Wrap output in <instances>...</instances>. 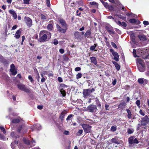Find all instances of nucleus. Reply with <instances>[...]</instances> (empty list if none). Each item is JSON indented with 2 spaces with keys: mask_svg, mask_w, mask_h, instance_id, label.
Returning <instances> with one entry per match:
<instances>
[{
  "mask_svg": "<svg viewBox=\"0 0 149 149\" xmlns=\"http://www.w3.org/2000/svg\"><path fill=\"white\" fill-rule=\"evenodd\" d=\"M39 37L38 41L40 42H44L48 41L51 38V34L46 31H41L39 33Z\"/></svg>",
  "mask_w": 149,
  "mask_h": 149,
  "instance_id": "nucleus-1",
  "label": "nucleus"
},
{
  "mask_svg": "<svg viewBox=\"0 0 149 149\" xmlns=\"http://www.w3.org/2000/svg\"><path fill=\"white\" fill-rule=\"evenodd\" d=\"M68 86L63 84H60L58 89L62 96L65 97L66 95V90Z\"/></svg>",
  "mask_w": 149,
  "mask_h": 149,
  "instance_id": "nucleus-2",
  "label": "nucleus"
},
{
  "mask_svg": "<svg viewBox=\"0 0 149 149\" xmlns=\"http://www.w3.org/2000/svg\"><path fill=\"white\" fill-rule=\"evenodd\" d=\"M95 91L94 88L91 89H84L83 92V96L85 98H87L91 94Z\"/></svg>",
  "mask_w": 149,
  "mask_h": 149,
  "instance_id": "nucleus-3",
  "label": "nucleus"
},
{
  "mask_svg": "<svg viewBox=\"0 0 149 149\" xmlns=\"http://www.w3.org/2000/svg\"><path fill=\"white\" fill-rule=\"evenodd\" d=\"M17 87L20 90L24 91L27 93H29L30 91L24 84H19L17 85Z\"/></svg>",
  "mask_w": 149,
  "mask_h": 149,
  "instance_id": "nucleus-4",
  "label": "nucleus"
},
{
  "mask_svg": "<svg viewBox=\"0 0 149 149\" xmlns=\"http://www.w3.org/2000/svg\"><path fill=\"white\" fill-rule=\"evenodd\" d=\"M105 28L110 35H114L115 34V32L113 27L110 25L107 24L105 26Z\"/></svg>",
  "mask_w": 149,
  "mask_h": 149,
  "instance_id": "nucleus-5",
  "label": "nucleus"
},
{
  "mask_svg": "<svg viewBox=\"0 0 149 149\" xmlns=\"http://www.w3.org/2000/svg\"><path fill=\"white\" fill-rule=\"evenodd\" d=\"M81 125L85 133H87L91 132L92 127L91 126L87 124H82Z\"/></svg>",
  "mask_w": 149,
  "mask_h": 149,
  "instance_id": "nucleus-6",
  "label": "nucleus"
},
{
  "mask_svg": "<svg viewBox=\"0 0 149 149\" xmlns=\"http://www.w3.org/2000/svg\"><path fill=\"white\" fill-rule=\"evenodd\" d=\"M87 110L89 112L93 113L96 112L97 110V106L94 104H91L88 106L87 108Z\"/></svg>",
  "mask_w": 149,
  "mask_h": 149,
  "instance_id": "nucleus-7",
  "label": "nucleus"
},
{
  "mask_svg": "<svg viewBox=\"0 0 149 149\" xmlns=\"http://www.w3.org/2000/svg\"><path fill=\"white\" fill-rule=\"evenodd\" d=\"M17 132L19 133L24 134L27 132V129L24 125L19 126L17 128Z\"/></svg>",
  "mask_w": 149,
  "mask_h": 149,
  "instance_id": "nucleus-8",
  "label": "nucleus"
},
{
  "mask_svg": "<svg viewBox=\"0 0 149 149\" xmlns=\"http://www.w3.org/2000/svg\"><path fill=\"white\" fill-rule=\"evenodd\" d=\"M109 1L110 2L114 3L117 6H118L119 7L122 8V10L123 11H126V10L124 7L120 3L118 0H109Z\"/></svg>",
  "mask_w": 149,
  "mask_h": 149,
  "instance_id": "nucleus-9",
  "label": "nucleus"
},
{
  "mask_svg": "<svg viewBox=\"0 0 149 149\" xmlns=\"http://www.w3.org/2000/svg\"><path fill=\"white\" fill-rule=\"evenodd\" d=\"M24 19L25 22L27 26L28 27H30L32 25V19L29 17L26 16L24 17Z\"/></svg>",
  "mask_w": 149,
  "mask_h": 149,
  "instance_id": "nucleus-10",
  "label": "nucleus"
},
{
  "mask_svg": "<svg viewBox=\"0 0 149 149\" xmlns=\"http://www.w3.org/2000/svg\"><path fill=\"white\" fill-rule=\"evenodd\" d=\"M129 143L130 144H132L134 143L137 144L139 142L136 138H135L133 136H131L129 139Z\"/></svg>",
  "mask_w": 149,
  "mask_h": 149,
  "instance_id": "nucleus-11",
  "label": "nucleus"
},
{
  "mask_svg": "<svg viewBox=\"0 0 149 149\" xmlns=\"http://www.w3.org/2000/svg\"><path fill=\"white\" fill-rule=\"evenodd\" d=\"M111 143L116 144H120L122 142V141L119 139L117 136H115L111 139Z\"/></svg>",
  "mask_w": 149,
  "mask_h": 149,
  "instance_id": "nucleus-12",
  "label": "nucleus"
},
{
  "mask_svg": "<svg viewBox=\"0 0 149 149\" xmlns=\"http://www.w3.org/2000/svg\"><path fill=\"white\" fill-rule=\"evenodd\" d=\"M56 28L57 29V31L61 33H65L67 29L66 28H62L58 24H56Z\"/></svg>",
  "mask_w": 149,
  "mask_h": 149,
  "instance_id": "nucleus-13",
  "label": "nucleus"
},
{
  "mask_svg": "<svg viewBox=\"0 0 149 149\" xmlns=\"http://www.w3.org/2000/svg\"><path fill=\"white\" fill-rule=\"evenodd\" d=\"M58 20L63 28L68 29V25L64 20L63 19H60Z\"/></svg>",
  "mask_w": 149,
  "mask_h": 149,
  "instance_id": "nucleus-14",
  "label": "nucleus"
},
{
  "mask_svg": "<svg viewBox=\"0 0 149 149\" xmlns=\"http://www.w3.org/2000/svg\"><path fill=\"white\" fill-rule=\"evenodd\" d=\"M0 61L4 65L8 64L9 63L8 61L1 54H0Z\"/></svg>",
  "mask_w": 149,
  "mask_h": 149,
  "instance_id": "nucleus-15",
  "label": "nucleus"
},
{
  "mask_svg": "<svg viewBox=\"0 0 149 149\" xmlns=\"http://www.w3.org/2000/svg\"><path fill=\"white\" fill-rule=\"evenodd\" d=\"M141 122L142 123H143L145 125L146 124L149 122V118L148 116L146 115L142 118L141 121Z\"/></svg>",
  "mask_w": 149,
  "mask_h": 149,
  "instance_id": "nucleus-16",
  "label": "nucleus"
},
{
  "mask_svg": "<svg viewBox=\"0 0 149 149\" xmlns=\"http://www.w3.org/2000/svg\"><path fill=\"white\" fill-rule=\"evenodd\" d=\"M138 68L139 70L141 72H143L145 69V66L144 65H138Z\"/></svg>",
  "mask_w": 149,
  "mask_h": 149,
  "instance_id": "nucleus-17",
  "label": "nucleus"
},
{
  "mask_svg": "<svg viewBox=\"0 0 149 149\" xmlns=\"http://www.w3.org/2000/svg\"><path fill=\"white\" fill-rule=\"evenodd\" d=\"M138 82L139 83L141 84H143L144 83H145L144 84H146L147 83V80L143 78H141L138 79Z\"/></svg>",
  "mask_w": 149,
  "mask_h": 149,
  "instance_id": "nucleus-18",
  "label": "nucleus"
},
{
  "mask_svg": "<svg viewBox=\"0 0 149 149\" xmlns=\"http://www.w3.org/2000/svg\"><path fill=\"white\" fill-rule=\"evenodd\" d=\"M91 30H87L85 33L84 36L85 37L87 38H91Z\"/></svg>",
  "mask_w": 149,
  "mask_h": 149,
  "instance_id": "nucleus-19",
  "label": "nucleus"
},
{
  "mask_svg": "<svg viewBox=\"0 0 149 149\" xmlns=\"http://www.w3.org/2000/svg\"><path fill=\"white\" fill-rule=\"evenodd\" d=\"M113 55L114 57V60L116 61H119V56L118 53L117 52H115V53H113Z\"/></svg>",
  "mask_w": 149,
  "mask_h": 149,
  "instance_id": "nucleus-20",
  "label": "nucleus"
},
{
  "mask_svg": "<svg viewBox=\"0 0 149 149\" xmlns=\"http://www.w3.org/2000/svg\"><path fill=\"white\" fill-rule=\"evenodd\" d=\"M74 36L75 38L78 40L81 38V36L79 32L78 31H76L74 33Z\"/></svg>",
  "mask_w": 149,
  "mask_h": 149,
  "instance_id": "nucleus-21",
  "label": "nucleus"
},
{
  "mask_svg": "<svg viewBox=\"0 0 149 149\" xmlns=\"http://www.w3.org/2000/svg\"><path fill=\"white\" fill-rule=\"evenodd\" d=\"M9 13L13 16L14 19H16L17 17V16L16 13L13 10H9Z\"/></svg>",
  "mask_w": 149,
  "mask_h": 149,
  "instance_id": "nucleus-22",
  "label": "nucleus"
},
{
  "mask_svg": "<svg viewBox=\"0 0 149 149\" xmlns=\"http://www.w3.org/2000/svg\"><path fill=\"white\" fill-rule=\"evenodd\" d=\"M138 37L140 40L142 41H144L146 40V36L143 35H139Z\"/></svg>",
  "mask_w": 149,
  "mask_h": 149,
  "instance_id": "nucleus-23",
  "label": "nucleus"
},
{
  "mask_svg": "<svg viewBox=\"0 0 149 149\" xmlns=\"http://www.w3.org/2000/svg\"><path fill=\"white\" fill-rule=\"evenodd\" d=\"M21 34V32L19 30H17L15 34V37L16 39L19 38L20 37Z\"/></svg>",
  "mask_w": 149,
  "mask_h": 149,
  "instance_id": "nucleus-24",
  "label": "nucleus"
},
{
  "mask_svg": "<svg viewBox=\"0 0 149 149\" xmlns=\"http://www.w3.org/2000/svg\"><path fill=\"white\" fill-rule=\"evenodd\" d=\"M90 60L91 63H93L95 65L97 64V61L95 57H90Z\"/></svg>",
  "mask_w": 149,
  "mask_h": 149,
  "instance_id": "nucleus-25",
  "label": "nucleus"
},
{
  "mask_svg": "<svg viewBox=\"0 0 149 149\" xmlns=\"http://www.w3.org/2000/svg\"><path fill=\"white\" fill-rule=\"evenodd\" d=\"M117 24L119 26H122L126 27L127 26V24L125 22H121L119 21H118Z\"/></svg>",
  "mask_w": 149,
  "mask_h": 149,
  "instance_id": "nucleus-26",
  "label": "nucleus"
},
{
  "mask_svg": "<svg viewBox=\"0 0 149 149\" xmlns=\"http://www.w3.org/2000/svg\"><path fill=\"white\" fill-rule=\"evenodd\" d=\"M34 129H36L37 130H39L41 129V127L40 125L39 124H37L33 125Z\"/></svg>",
  "mask_w": 149,
  "mask_h": 149,
  "instance_id": "nucleus-27",
  "label": "nucleus"
},
{
  "mask_svg": "<svg viewBox=\"0 0 149 149\" xmlns=\"http://www.w3.org/2000/svg\"><path fill=\"white\" fill-rule=\"evenodd\" d=\"M125 106V103L124 102H123L120 104L118 105V108H120V109H123L124 108Z\"/></svg>",
  "mask_w": 149,
  "mask_h": 149,
  "instance_id": "nucleus-28",
  "label": "nucleus"
},
{
  "mask_svg": "<svg viewBox=\"0 0 149 149\" xmlns=\"http://www.w3.org/2000/svg\"><path fill=\"white\" fill-rule=\"evenodd\" d=\"M112 63L114 65L117 70L118 71L120 68V65L118 64L115 61H112Z\"/></svg>",
  "mask_w": 149,
  "mask_h": 149,
  "instance_id": "nucleus-29",
  "label": "nucleus"
},
{
  "mask_svg": "<svg viewBox=\"0 0 149 149\" xmlns=\"http://www.w3.org/2000/svg\"><path fill=\"white\" fill-rule=\"evenodd\" d=\"M132 42L136 44V42L135 40V36L134 34H131L130 36Z\"/></svg>",
  "mask_w": 149,
  "mask_h": 149,
  "instance_id": "nucleus-30",
  "label": "nucleus"
},
{
  "mask_svg": "<svg viewBox=\"0 0 149 149\" xmlns=\"http://www.w3.org/2000/svg\"><path fill=\"white\" fill-rule=\"evenodd\" d=\"M126 111L128 113L127 116L129 119H130L132 118V114L130 111L128 109H126Z\"/></svg>",
  "mask_w": 149,
  "mask_h": 149,
  "instance_id": "nucleus-31",
  "label": "nucleus"
},
{
  "mask_svg": "<svg viewBox=\"0 0 149 149\" xmlns=\"http://www.w3.org/2000/svg\"><path fill=\"white\" fill-rule=\"evenodd\" d=\"M20 119L18 118H15L13 119L12 120V122L14 123H17L20 121Z\"/></svg>",
  "mask_w": 149,
  "mask_h": 149,
  "instance_id": "nucleus-32",
  "label": "nucleus"
},
{
  "mask_svg": "<svg viewBox=\"0 0 149 149\" xmlns=\"http://www.w3.org/2000/svg\"><path fill=\"white\" fill-rule=\"evenodd\" d=\"M137 61L138 63L137 64V66H138V65H144L145 64L144 62L143 61V60L141 59L140 58H139L137 59Z\"/></svg>",
  "mask_w": 149,
  "mask_h": 149,
  "instance_id": "nucleus-33",
  "label": "nucleus"
},
{
  "mask_svg": "<svg viewBox=\"0 0 149 149\" xmlns=\"http://www.w3.org/2000/svg\"><path fill=\"white\" fill-rule=\"evenodd\" d=\"M95 99V102L96 104L97 105L98 107H99L101 108V104H100V102L99 101V100L97 97Z\"/></svg>",
  "mask_w": 149,
  "mask_h": 149,
  "instance_id": "nucleus-34",
  "label": "nucleus"
},
{
  "mask_svg": "<svg viewBox=\"0 0 149 149\" xmlns=\"http://www.w3.org/2000/svg\"><path fill=\"white\" fill-rule=\"evenodd\" d=\"M23 141L26 144L31 145V142L29 140L26 139L25 138H24Z\"/></svg>",
  "mask_w": 149,
  "mask_h": 149,
  "instance_id": "nucleus-35",
  "label": "nucleus"
},
{
  "mask_svg": "<svg viewBox=\"0 0 149 149\" xmlns=\"http://www.w3.org/2000/svg\"><path fill=\"white\" fill-rule=\"evenodd\" d=\"M134 130L133 129L128 128L127 130V133L129 134H131L133 133Z\"/></svg>",
  "mask_w": 149,
  "mask_h": 149,
  "instance_id": "nucleus-36",
  "label": "nucleus"
},
{
  "mask_svg": "<svg viewBox=\"0 0 149 149\" xmlns=\"http://www.w3.org/2000/svg\"><path fill=\"white\" fill-rule=\"evenodd\" d=\"M65 116V114L63 111L62 112L60 116H59V118L61 119L62 121L63 120V119Z\"/></svg>",
  "mask_w": 149,
  "mask_h": 149,
  "instance_id": "nucleus-37",
  "label": "nucleus"
},
{
  "mask_svg": "<svg viewBox=\"0 0 149 149\" xmlns=\"http://www.w3.org/2000/svg\"><path fill=\"white\" fill-rule=\"evenodd\" d=\"M47 28L48 30L51 31L52 29L53 25L51 24H49L47 26Z\"/></svg>",
  "mask_w": 149,
  "mask_h": 149,
  "instance_id": "nucleus-38",
  "label": "nucleus"
},
{
  "mask_svg": "<svg viewBox=\"0 0 149 149\" xmlns=\"http://www.w3.org/2000/svg\"><path fill=\"white\" fill-rule=\"evenodd\" d=\"M73 116H74V115L72 114H71L69 115L66 119V120L68 121L70 120H71L72 119V117Z\"/></svg>",
  "mask_w": 149,
  "mask_h": 149,
  "instance_id": "nucleus-39",
  "label": "nucleus"
},
{
  "mask_svg": "<svg viewBox=\"0 0 149 149\" xmlns=\"http://www.w3.org/2000/svg\"><path fill=\"white\" fill-rule=\"evenodd\" d=\"M117 130V127L116 126H112L110 129L113 132Z\"/></svg>",
  "mask_w": 149,
  "mask_h": 149,
  "instance_id": "nucleus-40",
  "label": "nucleus"
},
{
  "mask_svg": "<svg viewBox=\"0 0 149 149\" xmlns=\"http://www.w3.org/2000/svg\"><path fill=\"white\" fill-rule=\"evenodd\" d=\"M0 129L3 134H5L6 133V131L3 126H0Z\"/></svg>",
  "mask_w": 149,
  "mask_h": 149,
  "instance_id": "nucleus-41",
  "label": "nucleus"
},
{
  "mask_svg": "<svg viewBox=\"0 0 149 149\" xmlns=\"http://www.w3.org/2000/svg\"><path fill=\"white\" fill-rule=\"evenodd\" d=\"M129 22L132 23H135L136 22V20L135 19H131L129 20Z\"/></svg>",
  "mask_w": 149,
  "mask_h": 149,
  "instance_id": "nucleus-42",
  "label": "nucleus"
},
{
  "mask_svg": "<svg viewBox=\"0 0 149 149\" xmlns=\"http://www.w3.org/2000/svg\"><path fill=\"white\" fill-rule=\"evenodd\" d=\"M10 71L11 72L12 74L13 75H15L17 73V71L16 70H15V69L11 70H10Z\"/></svg>",
  "mask_w": 149,
  "mask_h": 149,
  "instance_id": "nucleus-43",
  "label": "nucleus"
},
{
  "mask_svg": "<svg viewBox=\"0 0 149 149\" xmlns=\"http://www.w3.org/2000/svg\"><path fill=\"white\" fill-rule=\"evenodd\" d=\"M40 17L42 19L46 20L47 19L45 15L42 14H40Z\"/></svg>",
  "mask_w": 149,
  "mask_h": 149,
  "instance_id": "nucleus-44",
  "label": "nucleus"
},
{
  "mask_svg": "<svg viewBox=\"0 0 149 149\" xmlns=\"http://www.w3.org/2000/svg\"><path fill=\"white\" fill-rule=\"evenodd\" d=\"M82 76V74L81 73H79L76 75V78L78 79L80 78Z\"/></svg>",
  "mask_w": 149,
  "mask_h": 149,
  "instance_id": "nucleus-45",
  "label": "nucleus"
},
{
  "mask_svg": "<svg viewBox=\"0 0 149 149\" xmlns=\"http://www.w3.org/2000/svg\"><path fill=\"white\" fill-rule=\"evenodd\" d=\"M136 104L137 106L139 107L140 108L141 107L140 106V102L139 100H138L136 101Z\"/></svg>",
  "mask_w": 149,
  "mask_h": 149,
  "instance_id": "nucleus-46",
  "label": "nucleus"
},
{
  "mask_svg": "<svg viewBox=\"0 0 149 149\" xmlns=\"http://www.w3.org/2000/svg\"><path fill=\"white\" fill-rule=\"evenodd\" d=\"M83 130H79L77 133V134L78 136H80L83 133Z\"/></svg>",
  "mask_w": 149,
  "mask_h": 149,
  "instance_id": "nucleus-47",
  "label": "nucleus"
},
{
  "mask_svg": "<svg viewBox=\"0 0 149 149\" xmlns=\"http://www.w3.org/2000/svg\"><path fill=\"white\" fill-rule=\"evenodd\" d=\"M102 3L104 7H105L106 8H108V7H109V5H108V3H107V2H104Z\"/></svg>",
  "mask_w": 149,
  "mask_h": 149,
  "instance_id": "nucleus-48",
  "label": "nucleus"
},
{
  "mask_svg": "<svg viewBox=\"0 0 149 149\" xmlns=\"http://www.w3.org/2000/svg\"><path fill=\"white\" fill-rule=\"evenodd\" d=\"M28 79L31 83L33 82L34 80L31 75H29V76Z\"/></svg>",
  "mask_w": 149,
  "mask_h": 149,
  "instance_id": "nucleus-49",
  "label": "nucleus"
},
{
  "mask_svg": "<svg viewBox=\"0 0 149 149\" xmlns=\"http://www.w3.org/2000/svg\"><path fill=\"white\" fill-rule=\"evenodd\" d=\"M95 47H94L93 45H92L91 46L90 49L91 51H97V50H95Z\"/></svg>",
  "mask_w": 149,
  "mask_h": 149,
  "instance_id": "nucleus-50",
  "label": "nucleus"
},
{
  "mask_svg": "<svg viewBox=\"0 0 149 149\" xmlns=\"http://www.w3.org/2000/svg\"><path fill=\"white\" fill-rule=\"evenodd\" d=\"M14 69H15V65L13 64H11L10 65V70H14Z\"/></svg>",
  "mask_w": 149,
  "mask_h": 149,
  "instance_id": "nucleus-51",
  "label": "nucleus"
},
{
  "mask_svg": "<svg viewBox=\"0 0 149 149\" xmlns=\"http://www.w3.org/2000/svg\"><path fill=\"white\" fill-rule=\"evenodd\" d=\"M111 44L113 47L115 48L116 49L117 48V47L116 45L114 42H111Z\"/></svg>",
  "mask_w": 149,
  "mask_h": 149,
  "instance_id": "nucleus-52",
  "label": "nucleus"
},
{
  "mask_svg": "<svg viewBox=\"0 0 149 149\" xmlns=\"http://www.w3.org/2000/svg\"><path fill=\"white\" fill-rule=\"evenodd\" d=\"M108 8L110 11L113 10V7L109 5V7H108V8Z\"/></svg>",
  "mask_w": 149,
  "mask_h": 149,
  "instance_id": "nucleus-53",
  "label": "nucleus"
},
{
  "mask_svg": "<svg viewBox=\"0 0 149 149\" xmlns=\"http://www.w3.org/2000/svg\"><path fill=\"white\" fill-rule=\"evenodd\" d=\"M58 41L56 39H55L54 40V42H53V44L54 45H56L58 44Z\"/></svg>",
  "mask_w": 149,
  "mask_h": 149,
  "instance_id": "nucleus-54",
  "label": "nucleus"
},
{
  "mask_svg": "<svg viewBox=\"0 0 149 149\" xmlns=\"http://www.w3.org/2000/svg\"><path fill=\"white\" fill-rule=\"evenodd\" d=\"M139 113L140 114L142 115L143 116H144L145 114L144 112L141 109H140V110Z\"/></svg>",
  "mask_w": 149,
  "mask_h": 149,
  "instance_id": "nucleus-55",
  "label": "nucleus"
},
{
  "mask_svg": "<svg viewBox=\"0 0 149 149\" xmlns=\"http://www.w3.org/2000/svg\"><path fill=\"white\" fill-rule=\"evenodd\" d=\"M126 15L127 16H133L134 15V14H133L132 13H127L126 14Z\"/></svg>",
  "mask_w": 149,
  "mask_h": 149,
  "instance_id": "nucleus-56",
  "label": "nucleus"
},
{
  "mask_svg": "<svg viewBox=\"0 0 149 149\" xmlns=\"http://www.w3.org/2000/svg\"><path fill=\"white\" fill-rule=\"evenodd\" d=\"M47 1V5L48 7H49L50 6V3L49 0H46Z\"/></svg>",
  "mask_w": 149,
  "mask_h": 149,
  "instance_id": "nucleus-57",
  "label": "nucleus"
},
{
  "mask_svg": "<svg viewBox=\"0 0 149 149\" xmlns=\"http://www.w3.org/2000/svg\"><path fill=\"white\" fill-rule=\"evenodd\" d=\"M30 0H23L24 3V4H27L29 3Z\"/></svg>",
  "mask_w": 149,
  "mask_h": 149,
  "instance_id": "nucleus-58",
  "label": "nucleus"
},
{
  "mask_svg": "<svg viewBox=\"0 0 149 149\" xmlns=\"http://www.w3.org/2000/svg\"><path fill=\"white\" fill-rule=\"evenodd\" d=\"M5 139L4 136L2 134H0V139L4 140Z\"/></svg>",
  "mask_w": 149,
  "mask_h": 149,
  "instance_id": "nucleus-59",
  "label": "nucleus"
},
{
  "mask_svg": "<svg viewBox=\"0 0 149 149\" xmlns=\"http://www.w3.org/2000/svg\"><path fill=\"white\" fill-rule=\"evenodd\" d=\"M90 4L92 5H97V3L95 1H92L90 2Z\"/></svg>",
  "mask_w": 149,
  "mask_h": 149,
  "instance_id": "nucleus-60",
  "label": "nucleus"
},
{
  "mask_svg": "<svg viewBox=\"0 0 149 149\" xmlns=\"http://www.w3.org/2000/svg\"><path fill=\"white\" fill-rule=\"evenodd\" d=\"M143 24L145 25H148L149 24V22L146 21H144L143 22Z\"/></svg>",
  "mask_w": 149,
  "mask_h": 149,
  "instance_id": "nucleus-61",
  "label": "nucleus"
},
{
  "mask_svg": "<svg viewBox=\"0 0 149 149\" xmlns=\"http://www.w3.org/2000/svg\"><path fill=\"white\" fill-rule=\"evenodd\" d=\"M81 69V68L79 67H77L75 68V70L76 71H80Z\"/></svg>",
  "mask_w": 149,
  "mask_h": 149,
  "instance_id": "nucleus-62",
  "label": "nucleus"
},
{
  "mask_svg": "<svg viewBox=\"0 0 149 149\" xmlns=\"http://www.w3.org/2000/svg\"><path fill=\"white\" fill-rule=\"evenodd\" d=\"M59 51L60 53L61 54H63L64 52V50L63 49H60L59 50Z\"/></svg>",
  "mask_w": 149,
  "mask_h": 149,
  "instance_id": "nucleus-63",
  "label": "nucleus"
},
{
  "mask_svg": "<svg viewBox=\"0 0 149 149\" xmlns=\"http://www.w3.org/2000/svg\"><path fill=\"white\" fill-rule=\"evenodd\" d=\"M115 31H116L119 33V34H121V31H120L119 29H115Z\"/></svg>",
  "mask_w": 149,
  "mask_h": 149,
  "instance_id": "nucleus-64",
  "label": "nucleus"
}]
</instances>
